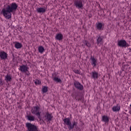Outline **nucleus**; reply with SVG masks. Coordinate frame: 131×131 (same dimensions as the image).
Returning a JSON list of instances; mask_svg holds the SVG:
<instances>
[{"label": "nucleus", "mask_w": 131, "mask_h": 131, "mask_svg": "<svg viewBox=\"0 0 131 131\" xmlns=\"http://www.w3.org/2000/svg\"><path fill=\"white\" fill-rule=\"evenodd\" d=\"M18 9V5L15 3L7 5L5 8H3L2 13L6 19H11L12 18V13H15Z\"/></svg>", "instance_id": "obj_1"}, {"label": "nucleus", "mask_w": 131, "mask_h": 131, "mask_svg": "<svg viewBox=\"0 0 131 131\" xmlns=\"http://www.w3.org/2000/svg\"><path fill=\"white\" fill-rule=\"evenodd\" d=\"M63 121L66 125L68 126V128L69 130H71V129H73L74 128V126H76L77 125V123L74 121L72 124H71V121H70V118H66L63 120Z\"/></svg>", "instance_id": "obj_2"}, {"label": "nucleus", "mask_w": 131, "mask_h": 131, "mask_svg": "<svg viewBox=\"0 0 131 131\" xmlns=\"http://www.w3.org/2000/svg\"><path fill=\"white\" fill-rule=\"evenodd\" d=\"M39 109L40 108L38 106H34L31 110V112L32 114H34L35 115H36V116H37L38 118L40 120H41V117H40V114L41 113V112L39 111Z\"/></svg>", "instance_id": "obj_3"}, {"label": "nucleus", "mask_w": 131, "mask_h": 131, "mask_svg": "<svg viewBox=\"0 0 131 131\" xmlns=\"http://www.w3.org/2000/svg\"><path fill=\"white\" fill-rule=\"evenodd\" d=\"M19 70L21 72H23V73H25L26 75L28 76H29L30 75V73L29 72V68L27 65H22L20 66L19 69Z\"/></svg>", "instance_id": "obj_4"}, {"label": "nucleus", "mask_w": 131, "mask_h": 131, "mask_svg": "<svg viewBox=\"0 0 131 131\" xmlns=\"http://www.w3.org/2000/svg\"><path fill=\"white\" fill-rule=\"evenodd\" d=\"M72 97L78 102L83 103L84 101V97H83L82 95H79V94L78 93H73L72 94Z\"/></svg>", "instance_id": "obj_5"}, {"label": "nucleus", "mask_w": 131, "mask_h": 131, "mask_svg": "<svg viewBox=\"0 0 131 131\" xmlns=\"http://www.w3.org/2000/svg\"><path fill=\"white\" fill-rule=\"evenodd\" d=\"M74 5H75L76 8H77V9H82L83 8L81 0H75L74 2Z\"/></svg>", "instance_id": "obj_6"}, {"label": "nucleus", "mask_w": 131, "mask_h": 131, "mask_svg": "<svg viewBox=\"0 0 131 131\" xmlns=\"http://www.w3.org/2000/svg\"><path fill=\"white\" fill-rule=\"evenodd\" d=\"M118 46L121 48H126V47H128V44L126 43L125 40H120L118 42Z\"/></svg>", "instance_id": "obj_7"}, {"label": "nucleus", "mask_w": 131, "mask_h": 131, "mask_svg": "<svg viewBox=\"0 0 131 131\" xmlns=\"http://www.w3.org/2000/svg\"><path fill=\"white\" fill-rule=\"evenodd\" d=\"M74 85L75 88L77 89V90H79V91H82L83 90V85L81 84L78 81H75L74 82Z\"/></svg>", "instance_id": "obj_8"}, {"label": "nucleus", "mask_w": 131, "mask_h": 131, "mask_svg": "<svg viewBox=\"0 0 131 131\" xmlns=\"http://www.w3.org/2000/svg\"><path fill=\"white\" fill-rule=\"evenodd\" d=\"M1 60H7L8 58V53L5 51L0 52Z\"/></svg>", "instance_id": "obj_9"}, {"label": "nucleus", "mask_w": 131, "mask_h": 131, "mask_svg": "<svg viewBox=\"0 0 131 131\" xmlns=\"http://www.w3.org/2000/svg\"><path fill=\"white\" fill-rule=\"evenodd\" d=\"M90 74L91 75V78H93V79H98L99 77V73L94 71L92 72Z\"/></svg>", "instance_id": "obj_10"}, {"label": "nucleus", "mask_w": 131, "mask_h": 131, "mask_svg": "<svg viewBox=\"0 0 131 131\" xmlns=\"http://www.w3.org/2000/svg\"><path fill=\"white\" fill-rule=\"evenodd\" d=\"M45 120H47V121H51L52 119H53V115L52 114H49V113H47L45 116Z\"/></svg>", "instance_id": "obj_11"}, {"label": "nucleus", "mask_w": 131, "mask_h": 131, "mask_svg": "<svg viewBox=\"0 0 131 131\" xmlns=\"http://www.w3.org/2000/svg\"><path fill=\"white\" fill-rule=\"evenodd\" d=\"M90 60L92 61L91 64L93 66V67H96L97 64V59H96L94 56H91Z\"/></svg>", "instance_id": "obj_12"}, {"label": "nucleus", "mask_w": 131, "mask_h": 131, "mask_svg": "<svg viewBox=\"0 0 131 131\" xmlns=\"http://www.w3.org/2000/svg\"><path fill=\"white\" fill-rule=\"evenodd\" d=\"M97 45H102V42H103V38H104V37L103 36H99L98 37L97 36Z\"/></svg>", "instance_id": "obj_13"}, {"label": "nucleus", "mask_w": 131, "mask_h": 131, "mask_svg": "<svg viewBox=\"0 0 131 131\" xmlns=\"http://www.w3.org/2000/svg\"><path fill=\"white\" fill-rule=\"evenodd\" d=\"M102 121L105 122V123H108L109 122V117L104 115L102 117Z\"/></svg>", "instance_id": "obj_14"}, {"label": "nucleus", "mask_w": 131, "mask_h": 131, "mask_svg": "<svg viewBox=\"0 0 131 131\" xmlns=\"http://www.w3.org/2000/svg\"><path fill=\"white\" fill-rule=\"evenodd\" d=\"M112 110L114 112H117V111H119V110H120V105L117 104L116 105L114 106L112 108Z\"/></svg>", "instance_id": "obj_15"}, {"label": "nucleus", "mask_w": 131, "mask_h": 131, "mask_svg": "<svg viewBox=\"0 0 131 131\" xmlns=\"http://www.w3.org/2000/svg\"><path fill=\"white\" fill-rule=\"evenodd\" d=\"M27 118L29 121H34L35 120V117L32 115H28L27 116Z\"/></svg>", "instance_id": "obj_16"}, {"label": "nucleus", "mask_w": 131, "mask_h": 131, "mask_svg": "<svg viewBox=\"0 0 131 131\" xmlns=\"http://www.w3.org/2000/svg\"><path fill=\"white\" fill-rule=\"evenodd\" d=\"M55 38L57 40H62V39H63V35L61 33L57 34L55 37Z\"/></svg>", "instance_id": "obj_17"}, {"label": "nucleus", "mask_w": 131, "mask_h": 131, "mask_svg": "<svg viewBox=\"0 0 131 131\" xmlns=\"http://www.w3.org/2000/svg\"><path fill=\"white\" fill-rule=\"evenodd\" d=\"M37 13H46V9L43 8H38L36 9Z\"/></svg>", "instance_id": "obj_18"}, {"label": "nucleus", "mask_w": 131, "mask_h": 131, "mask_svg": "<svg viewBox=\"0 0 131 131\" xmlns=\"http://www.w3.org/2000/svg\"><path fill=\"white\" fill-rule=\"evenodd\" d=\"M14 47L16 49H21V48H22L23 46H22V44H21V43H20L19 42H15Z\"/></svg>", "instance_id": "obj_19"}, {"label": "nucleus", "mask_w": 131, "mask_h": 131, "mask_svg": "<svg viewBox=\"0 0 131 131\" xmlns=\"http://www.w3.org/2000/svg\"><path fill=\"white\" fill-rule=\"evenodd\" d=\"M5 80L7 82H9L10 81H12V77L8 74L5 77Z\"/></svg>", "instance_id": "obj_20"}, {"label": "nucleus", "mask_w": 131, "mask_h": 131, "mask_svg": "<svg viewBox=\"0 0 131 131\" xmlns=\"http://www.w3.org/2000/svg\"><path fill=\"white\" fill-rule=\"evenodd\" d=\"M83 43L88 47V48H91L92 47V44L90 43V42L86 40L83 41Z\"/></svg>", "instance_id": "obj_21"}, {"label": "nucleus", "mask_w": 131, "mask_h": 131, "mask_svg": "<svg viewBox=\"0 0 131 131\" xmlns=\"http://www.w3.org/2000/svg\"><path fill=\"white\" fill-rule=\"evenodd\" d=\"M103 27V24L102 23H99L97 25V28L98 30H102V28Z\"/></svg>", "instance_id": "obj_22"}, {"label": "nucleus", "mask_w": 131, "mask_h": 131, "mask_svg": "<svg viewBox=\"0 0 131 131\" xmlns=\"http://www.w3.org/2000/svg\"><path fill=\"white\" fill-rule=\"evenodd\" d=\"M38 52L39 53H43V52H45V48H43V47L42 46H39L38 47Z\"/></svg>", "instance_id": "obj_23"}, {"label": "nucleus", "mask_w": 131, "mask_h": 131, "mask_svg": "<svg viewBox=\"0 0 131 131\" xmlns=\"http://www.w3.org/2000/svg\"><path fill=\"white\" fill-rule=\"evenodd\" d=\"M42 92L43 93H47V92H48V87L46 86H43L42 88Z\"/></svg>", "instance_id": "obj_24"}, {"label": "nucleus", "mask_w": 131, "mask_h": 131, "mask_svg": "<svg viewBox=\"0 0 131 131\" xmlns=\"http://www.w3.org/2000/svg\"><path fill=\"white\" fill-rule=\"evenodd\" d=\"M53 80L54 81H56L57 82H62V80H61V79L58 78L57 77L56 78H54Z\"/></svg>", "instance_id": "obj_25"}, {"label": "nucleus", "mask_w": 131, "mask_h": 131, "mask_svg": "<svg viewBox=\"0 0 131 131\" xmlns=\"http://www.w3.org/2000/svg\"><path fill=\"white\" fill-rule=\"evenodd\" d=\"M5 84V82L3 81V79H0V86H3L4 84Z\"/></svg>", "instance_id": "obj_26"}, {"label": "nucleus", "mask_w": 131, "mask_h": 131, "mask_svg": "<svg viewBox=\"0 0 131 131\" xmlns=\"http://www.w3.org/2000/svg\"><path fill=\"white\" fill-rule=\"evenodd\" d=\"M73 71L76 74H80V72L78 70H74Z\"/></svg>", "instance_id": "obj_27"}, {"label": "nucleus", "mask_w": 131, "mask_h": 131, "mask_svg": "<svg viewBox=\"0 0 131 131\" xmlns=\"http://www.w3.org/2000/svg\"><path fill=\"white\" fill-rule=\"evenodd\" d=\"M57 77V74H56V73H53L52 74V78L54 79V78H56Z\"/></svg>", "instance_id": "obj_28"}, {"label": "nucleus", "mask_w": 131, "mask_h": 131, "mask_svg": "<svg viewBox=\"0 0 131 131\" xmlns=\"http://www.w3.org/2000/svg\"><path fill=\"white\" fill-rule=\"evenodd\" d=\"M75 127L76 128V131H80V128L77 126V125L75 126Z\"/></svg>", "instance_id": "obj_29"}, {"label": "nucleus", "mask_w": 131, "mask_h": 131, "mask_svg": "<svg viewBox=\"0 0 131 131\" xmlns=\"http://www.w3.org/2000/svg\"><path fill=\"white\" fill-rule=\"evenodd\" d=\"M35 83L36 84H39L40 83V82H39V80H37L36 81H35Z\"/></svg>", "instance_id": "obj_30"}, {"label": "nucleus", "mask_w": 131, "mask_h": 131, "mask_svg": "<svg viewBox=\"0 0 131 131\" xmlns=\"http://www.w3.org/2000/svg\"><path fill=\"white\" fill-rule=\"evenodd\" d=\"M130 131H131V126H130Z\"/></svg>", "instance_id": "obj_31"}, {"label": "nucleus", "mask_w": 131, "mask_h": 131, "mask_svg": "<svg viewBox=\"0 0 131 131\" xmlns=\"http://www.w3.org/2000/svg\"><path fill=\"white\" fill-rule=\"evenodd\" d=\"M130 107H131V104H130Z\"/></svg>", "instance_id": "obj_32"}, {"label": "nucleus", "mask_w": 131, "mask_h": 131, "mask_svg": "<svg viewBox=\"0 0 131 131\" xmlns=\"http://www.w3.org/2000/svg\"><path fill=\"white\" fill-rule=\"evenodd\" d=\"M130 90H131V88H130Z\"/></svg>", "instance_id": "obj_33"}]
</instances>
